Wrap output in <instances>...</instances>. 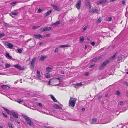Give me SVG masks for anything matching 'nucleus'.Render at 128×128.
Wrapping results in <instances>:
<instances>
[{
    "label": "nucleus",
    "instance_id": "obj_1",
    "mask_svg": "<svg viewBox=\"0 0 128 128\" xmlns=\"http://www.w3.org/2000/svg\"><path fill=\"white\" fill-rule=\"evenodd\" d=\"M110 62V59H108L104 61L102 63H100V66L98 68V70H103L106 66Z\"/></svg>",
    "mask_w": 128,
    "mask_h": 128
},
{
    "label": "nucleus",
    "instance_id": "obj_2",
    "mask_svg": "<svg viewBox=\"0 0 128 128\" xmlns=\"http://www.w3.org/2000/svg\"><path fill=\"white\" fill-rule=\"evenodd\" d=\"M22 116L25 119L27 123L30 126H33L34 125L33 122L26 115L23 114L22 115Z\"/></svg>",
    "mask_w": 128,
    "mask_h": 128
},
{
    "label": "nucleus",
    "instance_id": "obj_3",
    "mask_svg": "<svg viewBox=\"0 0 128 128\" xmlns=\"http://www.w3.org/2000/svg\"><path fill=\"white\" fill-rule=\"evenodd\" d=\"M76 102V98H70L69 101V106L74 107Z\"/></svg>",
    "mask_w": 128,
    "mask_h": 128
},
{
    "label": "nucleus",
    "instance_id": "obj_4",
    "mask_svg": "<svg viewBox=\"0 0 128 128\" xmlns=\"http://www.w3.org/2000/svg\"><path fill=\"white\" fill-rule=\"evenodd\" d=\"M58 80V82H59L61 81L60 78H56L53 79H50V80L49 82L48 85H50L51 84L50 83H51V81L54 82H56Z\"/></svg>",
    "mask_w": 128,
    "mask_h": 128
},
{
    "label": "nucleus",
    "instance_id": "obj_5",
    "mask_svg": "<svg viewBox=\"0 0 128 128\" xmlns=\"http://www.w3.org/2000/svg\"><path fill=\"white\" fill-rule=\"evenodd\" d=\"M99 120V119H97L96 118H94L90 121V122L92 124H100V122Z\"/></svg>",
    "mask_w": 128,
    "mask_h": 128
},
{
    "label": "nucleus",
    "instance_id": "obj_6",
    "mask_svg": "<svg viewBox=\"0 0 128 128\" xmlns=\"http://www.w3.org/2000/svg\"><path fill=\"white\" fill-rule=\"evenodd\" d=\"M4 44L6 46H8V48L10 49H12L14 46L13 45L10 43H9L6 42H4Z\"/></svg>",
    "mask_w": 128,
    "mask_h": 128
},
{
    "label": "nucleus",
    "instance_id": "obj_7",
    "mask_svg": "<svg viewBox=\"0 0 128 128\" xmlns=\"http://www.w3.org/2000/svg\"><path fill=\"white\" fill-rule=\"evenodd\" d=\"M12 66L20 70H24V67L23 66L22 67L19 64L14 65H12Z\"/></svg>",
    "mask_w": 128,
    "mask_h": 128
},
{
    "label": "nucleus",
    "instance_id": "obj_8",
    "mask_svg": "<svg viewBox=\"0 0 128 128\" xmlns=\"http://www.w3.org/2000/svg\"><path fill=\"white\" fill-rule=\"evenodd\" d=\"M125 58V56L124 55L120 54L118 56V60L122 62L124 61Z\"/></svg>",
    "mask_w": 128,
    "mask_h": 128
},
{
    "label": "nucleus",
    "instance_id": "obj_9",
    "mask_svg": "<svg viewBox=\"0 0 128 128\" xmlns=\"http://www.w3.org/2000/svg\"><path fill=\"white\" fill-rule=\"evenodd\" d=\"M42 32H44L46 31H49L52 30L51 28L50 27L47 26L44 28L43 29L42 28L40 29Z\"/></svg>",
    "mask_w": 128,
    "mask_h": 128
},
{
    "label": "nucleus",
    "instance_id": "obj_10",
    "mask_svg": "<svg viewBox=\"0 0 128 128\" xmlns=\"http://www.w3.org/2000/svg\"><path fill=\"white\" fill-rule=\"evenodd\" d=\"M81 2V0H79L77 2L76 5V7L78 9H79L80 8Z\"/></svg>",
    "mask_w": 128,
    "mask_h": 128
},
{
    "label": "nucleus",
    "instance_id": "obj_11",
    "mask_svg": "<svg viewBox=\"0 0 128 128\" xmlns=\"http://www.w3.org/2000/svg\"><path fill=\"white\" fill-rule=\"evenodd\" d=\"M86 5L88 6L89 9H90L92 5L91 3L89 0H86Z\"/></svg>",
    "mask_w": 128,
    "mask_h": 128
},
{
    "label": "nucleus",
    "instance_id": "obj_12",
    "mask_svg": "<svg viewBox=\"0 0 128 128\" xmlns=\"http://www.w3.org/2000/svg\"><path fill=\"white\" fill-rule=\"evenodd\" d=\"M36 60V58H34L31 61V63L30 66L31 68H34L35 60Z\"/></svg>",
    "mask_w": 128,
    "mask_h": 128
},
{
    "label": "nucleus",
    "instance_id": "obj_13",
    "mask_svg": "<svg viewBox=\"0 0 128 128\" xmlns=\"http://www.w3.org/2000/svg\"><path fill=\"white\" fill-rule=\"evenodd\" d=\"M52 7H53L54 9L56 10H57L58 11H60V9L57 6L54 4L52 5Z\"/></svg>",
    "mask_w": 128,
    "mask_h": 128
},
{
    "label": "nucleus",
    "instance_id": "obj_14",
    "mask_svg": "<svg viewBox=\"0 0 128 128\" xmlns=\"http://www.w3.org/2000/svg\"><path fill=\"white\" fill-rule=\"evenodd\" d=\"M47 58V56H46L41 55L40 58V61H43Z\"/></svg>",
    "mask_w": 128,
    "mask_h": 128
},
{
    "label": "nucleus",
    "instance_id": "obj_15",
    "mask_svg": "<svg viewBox=\"0 0 128 128\" xmlns=\"http://www.w3.org/2000/svg\"><path fill=\"white\" fill-rule=\"evenodd\" d=\"M54 108L57 109H61L62 108V107L58 105L57 104H54Z\"/></svg>",
    "mask_w": 128,
    "mask_h": 128
},
{
    "label": "nucleus",
    "instance_id": "obj_16",
    "mask_svg": "<svg viewBox=\"0 0 128 128\" xmlns=\"http://www.w3.org/2000/svg\"><path fill=\"white\" fill-rule=\"evenodd\" d=\"M104 3V0H100L97 2L96 4L99 5Z\"/></svg>",
    "mask_w": 128,
    "mask_h": 128
},
{
    "label": "nucleus",
    "instance_id": "obj_17",
    "mask_svg": "<svg viewBox=\"0 0 128 128\" xmlns=\"http://www.w3.org/2000/svg\"><path fill=\"white\" fill-rule=\"evenodd\" d=\"M5 56L8 59H10L12 58V56L10 55L9 53H6L5 54Z\"/></svg>",
    "mask_w": 128,
    "mask_h": 128
},
{
    "label": "nucleus",
    "instance_id": "obj_18",
    "mask_svg": "<svg viewBox=\"0 0 128 128\" xmlns=\"http://www.w3.org/2000/svg\"><path fill=\"white\" fill-rule=\"evenodd\" d=\"M52 69L50 67H46V72H51L52 71Z\"/></svg>",
    "mask_w": 128,
    "mask_h": 128
},
{
    "label": "nucleus",
    "instance_id": "obj_19",
    "mask_svg": "<svg viewBox=\"0 0 128 128\" xmlns=\"http://www.w3.org/2000/svg\"><path fill=\"white\" fill-rule=\"evenodd\" d=\"M12 115L13 117L15 118H18V117L17 114L14 112L12 113Z\"/></svg>",
    "mask_w": 128,
    "mask_h": 128
},
{
    "label": "nucleus",
    "instance_id": "obj_20",
    "mask_svg": "<svg viewBox=\"0 0 128 128\" xmlns=\"http://www.w3.org/2000/svg\"><path fill=\"white\" fill-rule=\"evenodd\" d=\"M2 108L8 114H11V112L9 110L4 107H2Z\"/></svg>",
    "mask_w": 128,
    "mask_h": 128
},
{
    "label": "nucleus",
    "instance_id": "obj_21",
    "mask_svg": "<svg viewBox=\"0 0 128 128\" xmlns=\"http://www.w3.org/2000/svg\"><path fill=\"white\" fill-rule=\"evenodd\" d=\"M98 10L96 9H94L90 11V13L92 12L93 13H98Z\"/></svg>",
    "mask_w": 128,
    "mask_h": 128
},
{
    "label": "nucleus",
    "instance_id": "obj_22",
    "mask_svg": "<svg viewBox=\"0 0 128 128\" xmlns=\"http://www.w3.org/2000/svg\"><path fill=\"white\" fill-rule=\"evenodd\" d=\"M59 47L60 48H64L66 47H70V45L66 44V45H60L59 46Z\"/></svg>",
    "mask_w": 128,
    "mask_h": 128
},
{
    "label": "nucleus",
    "instance_id": "obj_23",
    "mask_svg": "<svg viewBox=\"0 0 128 128\" xmlns=\"http://www.w3.org/2000/svg\"><path fill=\"white\" fill-rule=\"evenodd\" d=\"M35 38L36 39H40L42 37V36L40 34H37L34 35Z\"/></svg>",
    "mask_w": 128,
    "mask_h": 128
},
{
    "label": "nucleus",
    "instance_id": "obj_24",
    "mask_svg": "<svg viewBox=\"0 0 128 128\" xmlns=\"http://www.w3.org/2000/svg\"><path fill=\"white\" fill-rule=\"evenodd\" d=\"M1 87L3 89H6L7 88H9L10 87L8 86L7 85H2L1 86Z\"/></svg>",
    "mask_w": 128,
    "mask_h": 128
},
{
    "label": "nucleus",
    "instance_id": "obj_25",
    "mask_svg": "<svg viewBox=\"0 0 128 128\" xmlns=\"http://www.w3.org/2000/svg\"><path fill=\"white\" fill-rule=\"evenodd\" d=\"M116 54H114L113 55V56L109 58L108 59H110V62L111 59H113L114 58H116Z\"/></svg>",
    "mask_w": 128,
    "mask_h": 128
},
{
    "label": "nucleus",
    "instance_id": "obj_26",
    "mask_svg": "<svg viewBox=\"0 0 128 128\" xmlns=\"http://www.w3.org/2000/svg\"><path fill=\"white\" fill-rule=\"evenodd\" d=\"M52 11V10H50L47 11V12L46 13V16H47L49 15L51 13Z\"/></svg>",
    "mask_w": 128,
    "mask_h": 128
},
{
    "label": "nucleus",
    "instance_id": "obj_27",
    "mask_svg": "<svg viewBox=\"0 0 128 128\" xmlns=\"http://www.w3.org/2000/svg\"><path fill=\"white\" fill-rule=\"evenodd\" d=\"M61 22L60 21H57L56 22L54 23V24L56 26H57Z\"/></svg>",
    "mask_w": 128,
    "mask_h": 128
},
{
    "label": "nucleus",
    "instance_id": "obj_28",
    "mask_svg": "<svg viewBox=\"0 0 128 128\" xmlns=\"http://www.w3.org/2000/svg\"><path fill=\"white\" fill-rule=\"evenodd\" d=\"M50 97L55 102H57V100L54 97V96L52 95H51Z\"/></svg>",
    "mask_w": 128,
    "mask_h": 128
},
{
    "label": "nucleus",
    "instance_id": "obj_29",
    "mask_svg": "<svg viewBox=\"0 0 128 128\" xmlns=\"http://www.w3.org/2000/svg\"><path fill=\"white\" fill-rule=\"evenodd\" d=\"M15 101L17 102L20 104H21L23 102L24 100H15Z\"/></svg>",
    "mask_w": 128,
    "mask_h": 128
},
{
    "label": "nucleus",
    "instance_id": "obj_30",
    "mask_svg": "<svg viewBox=\"0 0 128 128\" xmlns=\"http://www.w3.org/2000/svg\"><path fill=\"white\" fill-rule=\"evenodd\" d=\"M11 66V65L7 63H6L5 64V67L6 68H8L10 67Z\"/></svg>",
    "mask_w": 128,
    "mask_h": 128
},
{
    "label": "nucleus",
    "instance_id": "obj_31",
    "mask_svg": "<svg viewBox=\"0 0 128 128\" xmlns=\"http://www.w3.org/2000/svg\"><path fill=\"white\" fill-rule=\"evenodd\" d=\"M97 61V58H94L93 59L91 60H90V62H96Z\"/></svg>",
    "mask_w": 128,
    "mask_h": 128
},
{
    "label": "nucleus",
    "instance_id": "obj_32",
    "mask_svg": "<svg viewBox=\"0 0 128 128\" xmlns=\"http://www.w3.org/2000/svg\"><path fill=\"white\" fill-rule=\"evenodd\" d=\"M84 37L82 36L80 37V42H82L84 41Z\"/></svg>",
    "mask_w": 128,
    "mask_h": 128
},
{
    "label": "nucleus",
    "instance_id": "obj_33",
    "mask_svg": "<svg viewBox=\"0 0 128 128\" xmlns=\"http://www.w3.org/2000/svg\"><path fill=\"white\" fill-rule=\"evenodd\" d=\"M45 76L47 78H50V74H46L45 75Z\"/></svg>",
    "mask_w": 128,
    "mask_h": 128
},
{
    "label": "nucleus",
    "instance_id": "obj_34",
    "mask_svg": "<svg viewBox=\"0 0 128 128\" xmlns=\"http://www.w3.org/2000/svg\"><path fill=\"white\" fill-rule=\"evenodd\" d=\"M5 36V34L4 33H0V38H2Z\"/></svg>",
    "mask_w": 128,
    "mask_h": 128
},
{
    "label": "nucleus",
    "instance_id": "obj_35",
    "mask_svg": "<svg viewBox=\"0 0 128 128\" xmlns=\"http://www.w3.org/2000/svg\"><path fill=\"white\" fill-rule=\"evenodd\" d=\"M11 13L13 15L15 16H16L18 15V13H16V12H11Z\"/></svg>",
    "mask_w": 128,
    "mask_h": 128
},
{
    "label": "nucleus",
    "instance_id": "obj_36",
    "mask_svg": "<svg viewBox=\"0 0 128 128\" xmlns=\"http://www.w3.org/2000/svg\"><path fill=\"white\" fill-rule=\"evenodd\" d=\"M9 128H13L12 124L11 123H8Z\"/></svg>",
    "mask_w": 128,
    "mask_h": 128
},
{
    "label": "nucleus",
    "instance_id": "obj_37",
    "mask_svg": "<svg viewBox=\"0 0 128 128\" xmlns=\"http://www.w3.org/2000/svg\"><path fill=\"white\" fill-rule=\"evenodd\" d=\"M17 3V2H11L10 3V4L11 5H12L13 6H14L15 5V4Z\"/></svg>",
    "mask_w": 128,
    "mask_h": 128
},
{
    "label": "nucleus",
    "instance_id": "obj_38",
    "mask_svg": "<svg viewBox=\"0 0 128 128\" xmlns=\"http://www.w3.org/2000/svg\"><path fill=\"white\" fill-rule=\"evenodd\" d=\"M37 74L38 76L40 77V72L38 71H37Z\"/></svg>",
    "mask_w": 128,
    "mask_h": 128
},
{
    "label": "nucleus",
    "instance_id": "obj_39",
    "mask_svg": "<svg viewBox=\"0 0 128 128\" xmlns=\"http://www.w3.org/2000/svg\"><path fill=\"white\" fill-rule=\"evenodd\" d=\"M66 116H67L68 117H70V113L66 112Z\"/></svg>",
    "mask_w": 128,
    "mask_h": 128
},
{
    "label": "nucleus",
    "instance_id": "obj_40",
    "mask_svg": "<svg viewBox=\"0 0 128 128\" xmlns=\"http://www.w3.org/2000/svg\"><path fill=\"white\" fill-rule=\"evenodd\" d=\"M4 25L6 27H9V25L8 24L6 23H5L4 24Z\"/></svg>",
    "mask_w": 128,
    "mask_h": 128
},
{
    "label": "nucleus",
    "instance_id": "obj_41",
    "mask_svg": "<svg viewBox=\"0 0 128 128\" xmlns=\"http://www.w3.org/2000/svg\"><path fill=\"white\" fill-rule=\"evenodd\" d=\"M17 51L18 52L20 53H21L22 52V50L20 49H18L17 50Z\"/></svg>",
    "mask_w": 128,
    "mask_h": 128
},
{
    "label": "nucleus",
    "instance_id": "obj_42",
    "mask_svg": "<svg viewBox=\"0 0 128 128\" xmlns=\"http://www.w3.org/2000/svg\"><path fill=\"white\" fill-rule=\"evenodd\" d=\"M104 0V3L106 2H112V0Z\"/></svg>",
    "mask_w": 128,
    "mask_h": 128
},
{
    "label": "nucleus",
    "instance_id": "obj_43",
    "mask_svg": "<svg viewBox=\"0 0 128 128\" xmlns=\"http://www.w3.org/2000/svg\"><path fill=\"white\" fill-rule=\"evenodd\" d=\"M116 94L118 96H119L120 95V93L119 91H118L116 92Z\"/></svg>",
    "mask_w": 128,
    "mask_h": 128
},
{
    "label": "nucleus",
    "instance_id": "obj_44",
    "mask_svg": "<svg viewBox=\"0 0 128 128\" xmlns=\"http://www.w3.org/2000/svg\"><path fill=\"white\" fill-rule=\"evenodd\" d=\"M77 86H80L82 85L83 84H82V82L78 83L76 84Z\"/></svg>",
    "mask_w": 128,
    "mask_h": 128
},
{
    "label": "nucleus",
    "instance_id": "obj_45",
    "mask_svg": "<svg viewBox=\"0 0 128 128\" xmlns=\"http://www.w3.org/2000/svg\"><path fill=\"white\" fill-rule=\"evenodd\" d=\"M88 26H86L82 30V32H84L87 29Z\"/></svg>",
    "mask_w": 128,
    "mask_h": 128
},
{
    "label": "nucleus",
    "instance_id": "obj_46",
    "mask_svg": "<svg viewBox=\"0 0 128 128\" xmlns=\"http://www.w3.org/2000/svg\"><path fill=\"white\" fill-rule=\"evenodd\" d=\"M101 18L100 17L98 20V23H100L101 22Z\"/></svg>",
    "mask_w": 128,
    "mask_h": 128
},
{
    "label": "nucleus",
    "instance_id": "obj_47",
    "mask_svg": "<svg viewBox=\"0 0 128 128\" xmlns=\"http://www.w3.org/2000/svg\"><path fill=\"white\" fill-rule=\"evenodd\" d=\"M102 56H100L99 57H98V60H101V59L102 58Z\"/></svg>",
    "mask_w": 128,
    "mask_h": 128
},
{
    "label": "nucleus",
    "instance_id": "obj_48",
    "mask_svg": "<svg viewBox=\"0 0 128 128\" xmlns=\"http://www.w3.org/2000/svg\"><path fill=\"white\" fill-rule=\"evenodd\" d=\"M10 120L12 121H14V118L11 116H10Z\"/></svg>",
    "mask_w": 128,
    "mask_h": 128
},
{
    "label": "nucleus",
    "instance_id": "obj_49",
    "mask_svg": "<svg viewBox=\"0 0 128 128\" xmlns=\"http://www.w3.org/2000/svg\"><path fill=\"white\" fill-rule=\"evenodd\" d=\"M112 20V17H110L108 18V19H107V20L108 21H111Z\"/></svg>",
    "mask_w": 128,
    "mask_h": 128
},
{
    "label": "nucleus",
    "instance_id": "obj_50",
    "mask_svg": "<svg viewBox=\"0 0 128 128\" xmlns=\"http://www.w3.org/2000/svg\"><path fill=\"white\" fill-rule=\"evenodd\" d=\"M2 114L4 116V117L5 118H7V115L6 114L4 113V112H2Z\"/></svg>",
    "mask_w": 128,
    "mask_h": 128
},
{
    "label": "nucleus",
    "instance_id": "obj_51",
    "mask_svg": "<svg viewBox=\"0 0 128 128\" xmlns=\"http://www.w3.org/2000/svg\"><path fill=\"white\" fill-rule=\"evenodd\" d=\"M124 85H126V86H128V83L127 82H124Z\"/></svg>",
    "mask_w": 128,
    "mask_h": 128
},
{
    "label": "nucleus",
    "instance_id": "obj_52",
    "mask_svg": "<svg viewBox=\"0 0 128 128\" xmlns=\"http://www.w3.org/2000/svg\"><path fill=\"white\" fill-rule=\"evenodd\" d=\"M42 11V10L41 8H39L38 10V13Z\"/></svg>",
    "mask_w": 128,
    "mask_h": 128
},
{
    "label": "nucleus",
    "instance_id": "obj_53",
    "mask_svg": "<svg viewBox=\"0 0 128 128\" xmlns=\"http://www.w3.org/2000/svg\"><path fill=\"white\" fill-rule=\"evenodd\" d=\"M37 105L40 107H42V104L40 103H38Z\"/></svg>",
    "mask_w": 128,
    "mask_h": 128
},
{
    "label": "nucleus",
    "instance_id": "obj_54",
    "mask_svg": "<svg viewBox=\"0 0 128 128\" xmlns=\"http://www.w3.org/2000/svg\"><path fill=\"white\" fill-rule=\"evenodd\" d=\"M122 4H123L124 5H125L126 4L125 1L124 0L122 1Z\"/></svg>",
    "mask_w": 128,
    "mask_h": 128
},
{
    "label": "nucleus",
    "instance_id": "obj_55",
    "mask_svg": "<svg viewBox=\"0 0 128 128\" xmlns=\"http://www.w3.org/2000/svg\"><path fill=\"white\" fill-rule=\"evenodd\" d=\"M58 48H56L54 52H58Z\"/></svg>",
    "mask_w": 128,
    "mask_h": 128
},
{
    "label": "nucleus",
    "instance_id": "obj_56",
    "mask_svg": "<svg viewBox=\"0 0 128 128\" xmlns=\"http://www.w3.org/2000/svg\"><path fill=\"white\" fill-rule=\"evenodd\" d=\"M84 75L86 76H88L89 75L88 73V72H86L84 74Z\"/></svg>",
    "mask_w": 128,
    "mask_h": 128
},
{
    "label": "nucleus",
    "instance_id": "obj_57",
    "mask_svg": "<svg viewBox=\"0 0 128 128\" xmlns=\"http://www.w3.org/2000/svg\"><path fill=\"white\" fill-rule=\"evenodd\" d=\"M95 43L94 42H93L91 43V44L92 45L94 46L95 44Z\"/></svg>",
    "mask_w": 128,
    "mask_h": 128
},
{
    "label": "nucleus",
    "instance_id": "obj_58",
    "mask_svg": "<svg viewBox=\"0 0 128 128\" xmlns=\"http://www.w3.org/2000/svg\"><path fill=\"white\" fill-rule=\"evenodd\" d=\"M120 105H122L123 104V102L122 101L120 102Z\"/></svg>",
    "mask_w": 128,
    "mask_h": 128
},
{
    "label": "nucleus",
    "instance_id": "obj_59",
    "mask_svg": "<svg viewBox=\"0 0 128 128\" xmlns=\"http://www.w3.org/2000/svg\"><path fill=\"white\" fill-rule=\"evenodd\" d=\"M37 26H33V29H36V28H37Z\"/></svg>",
    "mask_w": 128,
    "mask_h": 128
},
{
    "label": "nucleus",
    "instance_id": "obj_60",
    "mask_svg": "<svg viewBox=\"0 0 128 128\" xmlns=\"http://www.w3.org/2000/svg\"><path fill=\"white\" fill-rule=\"evenodd\" d=\"M94 64H92V65H90V68H92V67H93L94 66Z\"/></svg>",
    "mask_w": 128,
    "mask_h": 128
},
{
    "label": "nucleus",
    "instance_id": "obj_61",
    "mask_svg": "<svg viewBox=\"0 0 128 128\" xmlns=\"http://www.w3.org/2000/svg\"><path fill=\"white\" fill-rule=\"evenodd\" d=\"M50 34H47L46 35V36L48 37L49 36Z\"/></svg>",
    "mask_w": 128,
    "mask_h": 128
},
{
    "label": "nucleus",
    "instance_id": "obj_62",
    "mask_svg": "<svg viewBox=\"0 0 128 128\" xmlns=\"http://www.w3.org/2000/svg\"><path fill=\"white\" fill-rule=\"evenodd\" d=\"M82 110L83 111H85V109L84 108H82Z\"/></svg>",
    "mask_w": 128,
    "mask_h": 128
},
{
    "label": "nucleus",
    "instance_id": "obj_63",
    "mask_svg": "<svg viewBox=\"0 0 128 128\" xmlns=\"http://www.w3.org/2000/svg\"><path fill=\"white\" fill-rule=\"evenodd\" d=\"M10 98V100H12L13 101H15V100H14V98H13V99H12V98Z\"/></svg>",
    "mask_w": 128,
    "mask_h": 128
},
{
    "label": "nucleus",
    "instance_id": "obj_64",
    "mask_svg": "<svg viewBox=\"0 0 128 128\" xmlns=\"http://www.w3.org/2000/svg\"><path fill=\"white\" fill-rule=\"evenodd\" d=\"M77 86V85H76V84H75L74 85V87L75 88H76V87Z\"/></svg>",
    "mask_w": 128,
    "mask_h": 128
}]
</instances>
